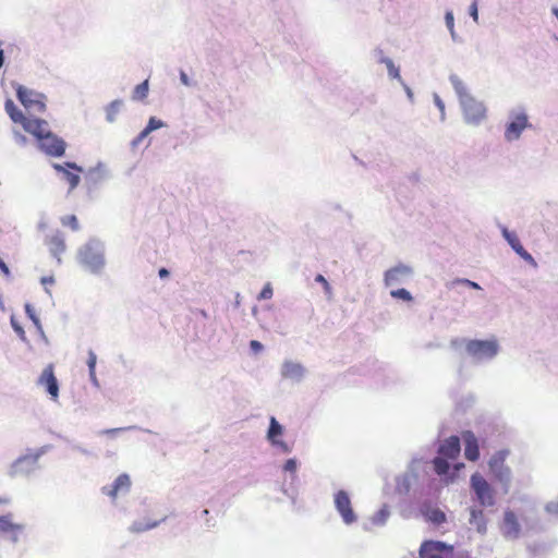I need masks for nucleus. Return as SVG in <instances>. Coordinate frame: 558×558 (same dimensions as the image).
I'll list each match as a JSON object with an SVG mask.
<instances>
[{
  "label": "nucleus",
  "instance_id": "26",
  "mask_svg": "<svg viewBox=\"0 0 558 558\" xmlns=\"http://www.w3.org/2000/svg\"><path fill=\"white\" fill-rule=\"evenodd\" d=\"M451 82L456 93L459 96L460 104H462L466 97H472V95L469 93L466 86L461 80H459L458 77H452Z\"/></svg>",
  "mask_w": 558,
  "mask_h": 558
},
{
  "label": "nucleus",
  "instance_id": "9",
  "mask_svg": "<svg viewBox=\"0 0 558 558\" xmlns=\"http://www.w3.org/2000/svg\"><path fill=\"white\" fill-rule=\"evenodd\" d=\"M335 506L345 524H352L356 521V515L352 509L351 499L347 492L339 490L336 493Z\"/></svg>",
  "mask_w": 558,
  "mask_h": 558
},
{
  "label": "nucleus",
  "instance_id": "17",
  "mask_svg": "<svg viewBox=\"0 0 558 558\" xmlns=\"http://www.w3.org/2000/svg\"><path fill=\"white\" fill-rule=\"evenodd\" d=\"M460 439L458 436L447 438L439 447L438 453L446 459H456L460 454Z\"/></svg>",
  "mask_w": 558,
  "mask_h": 558
},
{
  "label": "nucleus",
  "instance_id": "50",
  "mask_svg": "<svg viewBox=\"0 0 558 558\" xmlns=\"http://www.w3.org/2000/svg\"><path fill=\"white\" fill-rule=\"evenodd\" d=\"M54 282L53 277H43L41 283L43 284H52Z\"/></svg>",
  "mask_w": 558,
  "mask_h": 558
},
{
  "label": "nucleus",
  "instance_id": "48",
  "mask_svg": "<svg viewBox=\"0 0 558 558\" xmlns=\"http://www.w3.org/2000/svg\"><path fill=\"white\" fill-rule=\"evenodd\" d=\"M14 136H15L16 141H17L20 144H22V145L26 144L27 138H26V136H25V135L21 134L20 132H15V133H14Z\"/></svg>",
  "mask_w": 558,
  "mask_h": 558
},
{
  "label": "nucleus",
  "instance_id": "43",
  "mask_svg": "<svg viewBox=\"0 0 558 558\" xmlns=\"http://www.w3.org/2000/svg\"><path fill=\"white\" fill-rule=\"evenodd\" d=\"M250 347L254 353H259L263 350V344L257 340H252Z\"/></svg>",
  "mask_w": 558,
  "mask_h": 558
},
{
  "label": "nucleus",
  "instance_id": "20",
  "mask_svg": "<svg viewBox=\"0 0 558 558\" xmlns=\"http://www.w3.org/2000/svg\"><path fill=\"white\" fill-rule=\"evenodd\" d=\"M520 533V524L517 515L512 511H506L504 517V534L507 537H518Z\"/></svg>",
  "mask_w": 558,
  "mask_h": 558
},
{
  "label": "nucleus",
  "instance_id": "38",
  "mask_svg": "<svg viewBox=\"0 0 558 558\" xmlns=\"http://www.w3.org/2000/svg\"><path fill=\"white\" fill-rule=\"evenodd\" d=\"M296 461L294 459H288L283 465V470L286 472L295 473L296 472Z\"/></svg>",
  "mask_w": 558,
  "mask_h": 558
},
{
  "label": "nucleus",
  "instance_id": "42",
  "mask_svg": "<svg viewBox=\"0 0 558 558\" xmlns=\"http://www.w3.org/2000/svg\"><path fill=\"white\" fill-rule=\"evenodd\" d=\"M315 280L317 282L322 283L327 292H330L331 288H330L328 281L326 280V278L323 275H317Z\"/></svg>",
  "mask_w": 558,
  "mask_h": 558
},
{
  "label": "nucleus",
  "instance_id": "25",
  "mask_svg": "<svg viewBox=\"0 0 558 558\" xmlns=\"http://www.w3.org/2000/svg\"><path fill=\"white\" fill-rule=\"evenodd\" d=\"M282 435V426L277 422V420L272 416L270 417V425L268 429V439L275 445H282V442L278 441L276 438Z\"/></svg>",
  "mask_w": 558,
  "mask_h": 558
},
{
  "label": "nucleus",
  "instance_id": "6",
  "mask_svg": "<svg viewBox=\"0 0 558 558\" xmlns=\"http://www.w3.org/2000/svg\"><path fill=\"white\" fill-rule=\"evenodd\" d=\"M80 259L93 272L99 271L105 264L102 252L92 245H85L81 250Z\"/></svg>",
  "mask_w": 558,
  "mask_h": 558
},
{
  "label": "nucleus",
  "instance_id": "7",
  "mask_svg": "<svg viewBox=\"0 0 558 558\" xmlns=\"http://www.w3.org/2000/svg\"><path fill=\"white\" fill-rule=\"evenodd\" d=\"M509 454L508 450L497 451L489 460V469L494 476L502 482L508 483L510 481V469L505 465V461Z\"/></svg>",
  "mask_w": 558,
  "mask_h": 558
},
{
  "label": "nucleus",
  "instance_id": "29",
  "mask_svg": "<svg viewBox=\"0 0 558 558\" xmlns=\"http://www.w3.org/2000/svg\"><path fill=\"white\" fill-rule=\"evenodd\" d=\"M63 227L70 228L72 231L80 230L78 219L75 215H68L60 219Z\"/></svg>",
  "mask_w": 558,
  "mask_h": 558
},
{
  "label": "nucleus",
  "instance_id": "56",
  "mask_svg": "<svg viewBox=\"0 0 558 558\" xmlns=\"http://www.w3.org/2000/svg\"><path fill=\"white\" fill-rule=\"evenodd\" d=\"M462 466H463V463H460V464H458L456 468H457V469H460V468H462Z\"/></svg>",
  "mask_w": 558,
  "mask_h": 558
},
{
  "label": "nucleus",
  "instance_id": "34",
  "mask_svg": "<svg viewBox=\"0 0 558 558\" xmlns=\"http://www.w3.org/2000/svg\"><path fill=\"white\" fill-rule=\"evenodd\" d=\"M390 512L387 507L381 508L374 518V522L378 524H383L386 522Z\"/></svg>",
  "mask_w": 558,
  "mask_h": 558
},
{
  "label": "nucleus",
  "instance_id": "40",
  "mask_svg": "<svg viewBox=\"0 0 558 558\" xmlns=\"http://www.w3.org/2000/svg\"><path fill=\"white\" fill-rule=\"evenodd\" d=\"M26 461V458H22V459H19L12 466H11V471H10V474L12 476H15L19 474V466Z\"/></svg>",
  "mask_w": 558,
  "mask_h": 558
},
{
  "label": "nucleus",
  "instance_id": "46",
  "mask_svg": "<svg viewBox=\"0 0 558 558\" xmlns=\"http://www.w3.org/2000/svg\"><path fill=\"white\" fill-rule=\"evenodd\" d=\"M150 132L145 128L133 141L134 145H138Z\"/></svg>",
  "mask_w": 558,
  "mask_h": 558
},
{
  "label": "nucleus",
  "instance_id": "30",
  "mask_svg": "<svg viewBox=\"0 0 558 558\" xmlns=\"http://www.w3.org/2000/svg\"><path fill=\"white\" fill-rule=\"evenodd\" d=\"M122 105H123L122 100H114L108 106V108H107L108 121L113 122L116 120V116L119 113Z\"/></svg>",
  "mask_w": 558,
  "mask_h": 558
},
{
  "label": "nucleus",
  "instance_id": "53",
  "mask_svg": "<svg viewBox=\"0 0 558 558\" xmlns=\"http://www.w3.org/2000/svg\"><path fill=\"white\" fill-rule=\"evenodd\" d=\"M159 276H160L161 278H166V277H168V276H169V271H168L166 268H161V269L159 270Z\"/></svg>",
  "mask_w": 558,
  "mask_h": 558
},
{
  "label": "nucleus",
  "instance_id": "52",
  "mask_svg": "<svg viewBox=\"0 0 558 558\" xmlns=\"http://www.w3.org/2000/svg\"><path fill=\"white\" fill-rule=\"evenodd\" d=\"M121 430H123V428H111V429H106V430H104V432H102V434H107V435H109V434H116V433H119V432H121Z\"/></svg>",
  "mask_w": 558,
  "mask_h": 558
},
{
  "label": "nucleus",
  "instance_id": "22",
  "mask_svg": "<svg viewBox=\"0 0 558 558\" xmlns=\"http://www.w3.org/2000/svg\"><path fill=\"white\" fill-rule=\"evenodd\" d=\"M48 246L51 254L59 257L65 251L64 239L60 233H57L48 240ZM58 259L60 260V258Z\"/></svg>",
  "mask_w": 558,
  "mask_h": 558
},
{
  "label": "nucleus",
  "instance_id": "49",
  "mask_svg": "<svg viewBox=\"0 0 558 558\" xmlns=\"http://www.w3.org/2000/svg\"><path fill=\"white\" fill-rule=\"evenodd\" d=\"M446 22H447V25L449 26V28L453 27V16L451 13L446 14Z\"/></svg>",
  "mask_w": 558,
  "mask_h": 558
},
{
  "label": "nucleus",
  "instance_id": "51",
  "mask_svg": "<svg viewBox=\"0 0 558 558\" xmlns=\"http://www.w3.org/2000/svg\"><path fill=\"white\" fill-rule=\"evenodd\" d=\"M471 14L474 17V20H477V7H476V3H473L471 5Z\"/></svg>",
  "mask_w": 558,
  "mask_h": 558
},
{
  "label": "nucleus",
  "instance_id": "14",
  "mask_svg": "<svg viewBox=\"0 0 558 558\" xmlns=\"http://www.w3.org/2000/svg\"><path fill=\"white\" fill-rule=\"evenodd\" d=\"M53 168L63 174V179L69 183L70 191L74 190L80 183L78 172L82 171V168L77 167L73 162H66L65 167L56 163Z\"/></svg>",
  "mask_w": 558,
  "mask_h": 558
},
{
  "label": "nucleus",
  "instance_id": "55",
  "mask_svg": "<svg viewBox=\"0 0 558 558\" xmlns=\"http://www.w3.org/2000/svg\"><path fill=\"white\" fill-rule=\"evenodd\" d=\"M181 80H182V82H183L185 85H187V84H189L187 76H186V74H185V73H181Z\"/></svg>",
  "mask_w": 558,
  "mask_h": 558
},
{
  "label": "nucleus",
  "instance_id": "23",
  "mask_svg": "<svg viewBox=\"0 0 558 558\" xmlns=\"http://www.w3.org/2000/svg\"><path fill=\"white\" fill-rule=\"evenodd\" d=\"M303 375V367L293 362H286L282 366V376L286 378H300Z\"/></svg>",
  "mask_w": 558,
  "mask_h": 558
},
{
  "label": "nucleus",
  "instance_id": "28",
  "mask_svg": "<svg viewBox=\"0 0 558 558\" xmlns=\"http://www.w3.org/2000/svg\"><path fill=\"white\" fill-rule=\"evenodd\" d=\"M433 464H434L435 472L438 475L447 474V472L449 471V468H450V465L445 457H436L433 460Z\"/></svg>",
  "mask_w": 558,
  "mask_h": 558
},
{
  "label": "nucleus",
  "instance_id": "12",
  "mask_svg": "<svg viewBox=\"0 0 558 558\" xmlns=\"http://www.w3.org/2000/svg\"><path fill=\"white\" fill-rule=\"evenodd\" d=\"M38 385L46 388L52 400H57L59 397V385L54 376L53 364H48L41 375L38 378Z\"/></svg>",
  "mask_w": 558,
  "mask_h": 558
},
{
  "label": "nucleus",
  "instance_id": "21",
  "mask_svg": "<svg viewBox=\"0 0 558 558\" xmlns=\"http://www.w3.org/2000/svg\"><path fill=\"white\" fill-rule=\"evenodd\" d=\"M470 524L475 526L480 533L486 532V519L483 510L476 508L471 509Z\"/></svg>",
  "mask_w": 558,
  "mask_h": 558
},
{
  "label": "nucleus",
  "instance_id": "16",
  "mask_svg": "<svg viewBox=\"0 0 558 558\" xmlns=\"http://www.w3.org/2000/svg\"><path fill=\"white\" fill-rule=\"evenodd\" d=\"M4 109H5L7 113L9 114L10 119L14 123H20L23 126L25 132H26L27 123L34 122L38 119V118H33L31 116L27 117V116L23 114V112L17 109V107L15 106V104L13 102L12 99L5 100Z\"/></svg>",
  "mask_w": 558,
  "mask_h": 558
},
{
  "label": "nucleus",
  "instance_id": "15",
  "mask_svg": "<svg viewBox=\"0 0 558 558\" xmlns=\"http://www.w3.org/2000/svg\"><path fill=\"white\" fill-rule=\"evenodd\" d=\"M462 438L464 440V456L469 461H477L480 458V449L478 441L475 437L474 433L471 430H465L462 433Z\"/></svg>",
  "mask_w": 558,
  "mask_h": 558
},
{
  "label": "nucleus",
  "instance_id": "44",
  "mask_svg": "<svg viewBox=\"0 0 558 558\" xmlns=\"http://www.w3.org/2000/svg\"><path fill=\"white\" fill-rule=\"evenodd\" d=\"M150 132L145 128L133 141L134 145H138Z\"/></svg>",
  "mask_w": 558,
  "mask_h": 558
},
{
  "label": "nucleus",
  "instance_id": "24",
  "mask_svg": "<svg viewBox=\"0 0 558 558\" xmlns=\"http://www.w3.org/2000/svg\"><path fill=\"white\" fill-rule=\"evenodd\" d=\"M423 514L427 521L437 525L442 524L446 521L445 512L438 508H428L423 511Z\"/></svg>",
  "mask_w": 558,
  "mask_h": 558
},
{
  "label": "nucleus",
  "instance_id": "11",
  "mask_svg": "<svg viewBox=\"0 0 558 558\" xmlns=\"http://www.w3.org/2000/svg\"><path fill=\"white\" fill-rule=\"evenodd\" d=\"M529 124L527 116L523 112L512 116L511 121L507 124L505 130V138L509 142L518 140Z\"/></svg>",
  "mask_w": 558,
  "mask_h": 558
},
{
  "label": "nucleus",
  "instance_id": "27",
  "mask_svg": "<svg viewBox=\"0 0 558 558\" xmlns=\"http://www.w3.org/2000/svg\"><path fill=\"white\" fill-rule=\"evenodd\" d=\"M149 90L148 80H145L143 83L138 84L132 94L133 100H143L147 97Z\"/></svg>",
  "mask_w": 558,
  "mask_h": 558
},
{
  "label": "nucleus",
  "instance_id": "19",
  "mask_svg": "<svg viewBox=\"0 0 558 558\" xmlns=\"http://www.w3.org/2000/svg\"><path fill=\"white\" fill-rule=\"evenodd\" d=\"M504 235L507 239L508 243L511 245V247L514 250V252L521 256L524 260L534 264V258L532 255L522 246L519 238L511 232H508L507 230L504 231Z\"/></svg>",
  "mask_w": 558,
  "mask_h": 558
},
{
  "label": "nucleus",
  "instance_id": "33",
  "mask_svg": "<svg viewBox=\"0 0 558 558\" xmlns=\"http://www.w3.org/2000/svg\"><path fill=\"white\" fill-rule=\"evenodd\" d=\"M456 284H464V286H468L472 289H475V290H480L481 287L474 282V281H471L469 279H456L453 281H451L450 283H448V288H452L454 287Z\"/></svg>",
  "mask_w": 558,
  "mask_h": 558
},
{
  "label": "nucleus",
  "instance_id": "4",
  "mask_svg": "<svg viewBox=\"0 0 558 558\" xmlns=\"http://www.w3.org/2000/svg\"><path fill=\"white\" fill-rule=\"evenodd\" d=\"M464 119L470 124H480L486 119L487 110L483 102L476 100L473 96L466 97L461 104Z\"/></svg>",
  "mask_w": 558,
  "mask_h": 558
},
{
  "label": "nucleus",
  "instance_id": "32",
  "mask_svg": "<svg viewBox=\"0 0 558 558\" xmlns=\"http://www.w3.org/2000/svg\"><path fill=\"white\" fill-rule=\"evenodd\" d=\"M391 296L392 298H396V299H401L403 301H407V302H411L412 301V295L411 293L405 290V289H398V290H392L391 291Z\"/></svg>",
  "mask_w": 558,
  "mask_h": 558
},
{
  "label": "nucleus",
  "instance_id": "13",
  "mask_svg": "<svg viewBox=\"0 0 558 558\" xmlns=\"http://www.w3.org/2000/svg\"><path fill=\"white\" fill-rule=\"evenodd\" d=\"M131 480L128 474H120L112 485L102 487V493L112 499H116L120 494H125L130 490Z\"/></svg>",
  "mask_w": 558,
  "mask_h": 558
},
{
  "label": "nucleus",
  "instance_id": "35",
  "mask_svg": "<svg viewBox=\"0 0 558 558\" xmlns=\"http://www.w3.org/2000/svg\"><path fill=\"white\" fill-rule=\"evenodd\" d=\"M163 126V122L156 119L155 117H151L145 126L150 133L155 130H158Z\"/></svg>",
  "mask_w": 558,
  "mask_h": 558
},
{
  "label": "nucleus",
  "instance_id": "41",
  "mask_svg": "<svg viewBox=\"0 0 558 558\" xmlns=\"http://www.w3.org/2000/svg\"><path fill=\"white\" fill-rule=\"evenodd\" d=\"M386 64L389 69L390 75H392L393 77L399 76V70L397 68H395L393 62L391 60H389V59L386 60Z\"/></svg>",
  "mask_w": 558,
  "mask_h": 558
},
{
  "label": "nucleus",
  "instance_id": "36",
  "mask_svg": "<svg viewBox=\"0 0 558 558\" xmlns=\"http://www.w3.org/2000/svg\"><path fill=\"white\" fill-rule=\"evenodd\" d=\"M11 325L14 331L17 333V336L21 338V340L26 341V335L22 326L15 322V319L11 318Z\"/></svg>",
  "mask_w": 558,
  "mask_h": 558
},
{
  "label": "nucleus",
  "instance_id": "1",
  "mask_svg": "<svg viewBox=\"0 0 558 558\" xmlns=\"http://www.w3.org/2000/svg\"><path fill=\"white\" fill-rule=\"evenodd\" d=\"M26 132L37 140L40 150L45 154L53 157H61L64 154V141L50 131L46 120L38 118L34 122L27 123Z\"/></svg>",
  "mask_w": 558,
  "mask_h": 558
},
{
  "label": "nucleus",
  "instance_id": "47",
  "mask_svg": "<svg viewBox=\"0 0 558 558\" xmlns=\"http://www.w3.org/2000/svg\"><path fill=\"white\" fill-rule=\"evenodd\" d=\"M0 270L3 272L4 276H10V269L7 266V264L0 258Z\"/></svg>",
  "mask_w": 558,
  "mask_h": 558
},
{
  "label": "nucleus",
  "instance_id": "37",
  "mask_svg": "<svg viewBox=\"0 0 558 558\" xmlns=\"http://www.w3.org/2000/svg\"><path fill=\"white\" fill-rule=\"evenodd\" d=\"M272 296V288L270 283H267L259 293V300H268Z\"/></svg>",
  "mask_w": 558,
  "mask_h": 558
},
{
  "label": "nucleus",
  "instance_id": "45",
  "mask_svg": "<svg viewBox=\"0 0 558 558\" xmlns=\"http://www.w3.org/2000/svg\"><path fill=\"white\" fill-rule=\"evenodd\" d=\"M150 132L145 128L133 141L134 145H138Z\"/></svg>",
  "mask_w": 558,
  "mask_h": 558
},
{
  "label": "nucleus",
  "instance_id": "3",
  "mask_svg": "<svg viewBox=\"0 0 558 558\" xmlns=\"http://www.w3.org/2000/svg\"><path fill=\"white\" fill-rule=\"evenodd\" d=\"M418 554L421 558H452L453 546L439 541H425Z\"/></svg>",
  "mask_w": 558,
  "mask_h": 558
},
{
  "label": "nucleus",
  "instance_id": "8",
  "mask_svg": "<svg viewBox=\"0 0 558 558\" xmlns=\"http://www.w3.org/2000/svg\"><path fill=\"white\" fill-rule=\"evenodd\" d=\"M466 351L476 357H493L498 352V344L495 340H471L466 343Z\"/></svg>",
  "mask_w": 558,
  "mask_h": 558
},
{
  "label": "nucleus",
  "instance_id": "18",
  "mask_svg": "<svg viewBox=\"0 0 558 558\" xmlns=\"http://www.w3.org/2000/svg\"><path fill=\"white\" fill-rule=\"evenodd\" d=\"M412 270L405 265H398L385 274V282L387 286L396 284L411 275Z\"/></svg>",
  "mask_w": 558,
  "mask_h": 558
},
{
  "label": "nucleus",
  "instance_id": "2",
  "mask_svg": "<svg viewBox=\"0 0 558 558\" xmlns=\"http://www.w3.org/2000/svg\"><path fill=\"white\" fill-rule=\"evenodd\" d=\"M16 96L27 111L43 113L46 111L45 95L28 89L22 85L16 87Z\"/></svg>",
  "mask_w": 558,
  "mask_h": 558
},
{
  "label": "nucleus",
  "instance_id": "39",
  "mask_svg": "<svg viewBox=\"0 0 558 558\" xmlns=\"http://www.w3.org/2000/svg\"><path fill=\"white\" fill-rule=\"evenodd\" d=\"M25 311L28 315V317L33 320V323L39 327V319L38 317L36 316V314L34 313V310L32 308V306L29 304H27L25 306Z\"/></svg>",
  "mask_w": 558,
  "mask_h": 558
},
{
  "label": "nucleus",
  "instance_id": "31",
  "mask_svg": "<svg viewBox=\"0 0 558 558\" xmlns=\"http://www.w3.org/2000/svg\"><path fill=\"white\" fill-rule=\"evenodd\" d=\"M96 354L93 351H89L87 365L89 368V376L94 381L96 380Z\"/></svg>",
  "mask_w": 558,
  "mask_h": 558
},
{
  "label": "nucleus",
  "instance_id": "5",
  "mask_svg": "<svg viewBox=\"0 0 558 558\" xmlns=\"http://www.w3.org/2000/svg\"><path fill=\"white\" fill-rule=\"evenodd\" d=\"M471 487L482 506L495 504L494 489L481 474L475 473L471 476Z\"/></svg>",
  "mask_w": 558,
  "mask_h": 558
},
{
  "label": "nucleus",
  "instance_id": "10",
  "mask_svg": "<svg viewBox=\"0 0 558 558\" xmlns=\"http://www.w3.org/2000/svg\"><path fill=\"white\" fill-rule=\"evenodd\" d=\"M9 498H0V505L9 504ZM24 530V525L14 521L12 513H7L0 515V531L4 534L11 536V538L16 542L17 536Z\"/></svg>",
  "mask_w": 558,
  "mask_h": 558
},
{
  "label": "nucleus",
  "instance_id": "54",
  "mask_svg": "<svg viewBox=\"0 0 558 558\" xmlns=\"http://www.w3.org/2000/svg\"><path fill=\"white\" fill-rule=\"evenodd\" d=\"M4 63V53L3 50L0 48V69L3 66Z\"/></svg>",
  "mask_w": 558,
  "mask_h": 558
}]
</instances>
